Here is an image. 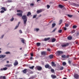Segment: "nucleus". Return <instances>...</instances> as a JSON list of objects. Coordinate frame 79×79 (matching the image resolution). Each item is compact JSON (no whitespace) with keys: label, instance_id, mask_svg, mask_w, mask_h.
Listing matches in <instances>:
<instances>
[{"label":"nucleus","instance_id":"nucleus-1","mask_svg":"<svg viewBox=\"0 0 79 79\" xmlns=\"http://www.w3.org/2000/svg\"><path fill=\"white\" fill-rule=\"evenodd\" d=\"M22 18L23 20V24L24 25L26 24V22L27 21V17L26 15H23L22 16Z\"/></svg>","mask_w":79,"mask_h":79},{"label":"nucleus","instance_id":"nucleus-2","mask_svg":"<svg viewBox=\"0 0 79 79\" xmlns=\"http://www.w3.org/2000/svg\"><path fill=\"white\" fill-rule=\"evenodd\" d=\"M69 56H71L69 55H67L66 56L64 55L61 56V57L63 58H69Z\"/></svg>","mask_w":79,"mask_h":79},{"label":"nucleus","instance_id":"nucleus-3","mask_svg":"<svg viewBox=\"0 0 79 79\" xmlns=\"http://www.w3.org/2000/svg\"><path fill=\"white\" fill-rule=\"evenodd\" d=\"M63 53V52L61 51H58L57 52V55L58 56H61V55Z\"/></svg>","mask_w":79,"mask_h":79},{"label":"nucleus","instance_id":"nucleus-4","mask_svg":"<svg viewBox=\"0 0 79 79\" xmlns=\"http://www.w3.org/2000/svg\"><path fill=\"white\" fill-rule=\"evenodd\" d=\"M36 69L38 71H42V68L40 66H37Z\"/></svg>","mask_w":79,"mask_h":79},{"label":"nucleus","instance_id":"nucleus-5","mask_svg":"<svg viewBox=\"0 0 79 79\" xmlns=\"http://www.w3.org/2000/svg\"><path fill=\"white\" fill-rule=\"evenodd\" d=\"M41 55H43L44 56H45L46 55H47V53L45 51H42L41 53Z\"/></svg>","mask_w":79,"mask_h":79},{"label":"nucleus","instance_id":"nucleus-6","mask_svg":"<svg viewBox=\"0 0 79 79\" xmlns=\"http://www.w3.org/2000/svg\"><path fill=\"white\" fill-rule=\"evenodd\" d=\"M45 68H48V69H52L51 66H50V65L48 64H46L45 65Z\"/></svg>","mask_w":79,"mask_h":79},{"label":"nucleus","instance_id":"nucleus-7","mask_svg":"<svg viewBox=\"0 0 79 79\" xmlns=\"http://www.w3.org/2000/svg\"><path fill=\"white\" fill-rule=\"evenodd\" d=\"M79 75L75 74L74 75V77L75 79H78L79 78Z\"/></svg>","mask_w":79,"mask_h":79},{"label":"nucleus","instance_id":"nucleus-8","mask_svg":"<svg viewBox=\"0 0 79 79\" xmlns=\"http://www.w3.org/2000/svg\"><path fill=\"white\" fill-rule=\"evenodd\" d=\"M69 45V44L68 43H66V44H63L62 45V47H67Z\"/></svg>","mask_w":79,"mask_h":79},{"label":"nucleus","instance_id":"nucleus-9","mask_svg":"<svg viewBox=\"0 0 79 79\" xmlns=\"http://www.w3.org/2000/svg\"><path fill=\"white\" fill-rule=\"evenodd\" d=\"M14 66H17V65L18 64V61L15 60V62L14 63Z\"/></svg>","mask_w":79,"mask_h":79},{"label":"nucleus","instance_id":"nucleus-10","mask_svg":"<svg viewBox=\"0 0 79 79\" xmlns=\"http://www.w3.org/2000/svg\"><path fill=\"white\" fill-rule=\"evenodd\" d=\"M12 66V65L11 64H7L4 65L5 67H8L9 68Z\"/></svg>","mask_w":79,"mask_h":79},{"label":"nucleus","instance_id":"nucleus-11","mask_svg":"<svg viewBox=\"0 0 79 79\" xmlns=\"http://www.w3.org/2000/svg\"><path fill=\"white\" fill-rule=\"evenodd\" d=\"M51 77L52 78V79H55L56 78V76L54 75H51Z\"/></svg>","mask_w":79,"mask_h":79},{"label":"nucleus","instance_id":"nucleus-12","mask_svg":"<svg viewBox=\"0 0 79 79\" xmlns=\"http://www.w3.org/2000/svg\"><path fill=\"white\" fill-rule=\"evenodd\" d=\"M72 5H73V6H79V4H75L74 3H73Z\"/></svg>","mask_w":79,"mask_h":79},{"label":"nucleus","instance_id":"nucleus-13","mask_svg":"<svg viewBox=\"0 0 79 79\" xmlns=\"http://www.w3.org/2000/svg\"><path fill=\"white\" fill-rule=\"evenodd\" d=\"M6 56V55H0V58H5Z\"/></svg>","mask_w":79,"mask_h":79},{"label":"nucleus","instance_id":"nucleus-14","mask_svg":"<svg viewBox=\"0 0 79 79\" xmlns=\"http://www.w3.org/2000/svg\"><path fill=\"white\" fill-rule=\"evenodd\" d=\"M23 72L24 74H26L27 73V69H25L23 70Z\"/></svg>","mask_w":79,"mask_h":79},{"label":"nucleus","instance_id":"nucleus-15","mask_svg":"<svg viewBox=\"0 0 79 79\" xmlns=\"http://www.w3.org/2000/svg\"><path fill=\"white\" fill-rule=\"evenodd\" d=\"M0 79H6V77L5 76H1L0 77Z\"/></svg>","mask_w":79,"mask_h":79},{"label":"nucleus","instance_id":"nucleus-16","mask_svg":"<svg viewBox=\"0 0 79 79\" xmlns=\"http://www.w3.org/2000/svg\"><path fill=\"white\" fill-rule=\"evenodd\" d=\"M17 15L18 16H20V17L23 16V14H22V13H18L17 14Z\"/></svg>","mask_w":79,"mask_h":79},{"label":"nucleus","instance_id":"nucleus-17","mask_svg":"<svg viewBox=\"0 0 79 79\" xmlns=\"http://www.w3.org/2000/svg\"><path fill=\"white\" fill-rule=\"evenodd\" d=\"M42 10H38L37 11V13L38 14H39L40 13H41V12H42Z\"/></svg>","mask_w":79,"mask_h":79},{"label":"nucleus","instance_id":"nucleus-18","mask_svg":"<svg viewBox=\"0 0 79 79\" xmlns=\"http://www.w3.org/2000/svg\"><path fill=\"white\" fill-rule=\"evenodd\" d=\"M59 7L60 8H63V7H64V6L60 4L59 5Z\"/></svg>","mask_w":79,"mask_h":79},{"label":"nucleus","instance_id":"nucleus-19","mask_svg":"<svg viewBox=\"0 0 79 79\" xmlns=\"http://www.w3.org/2000/svg\"><path fill=\"white\" fill-rule=\"evenodd\" d=\"M49 39H50V38H45L44 39V41H48V40H49Z\"/></svg>","mask_w":79,"mask_h":79},{"label":"nucleus","instance_id":"nucleus-20","mask_svg":"<svg viewBox=\"0 0 79 79\" xmlns=\"http://www.w3.org/2000/svg\"><path fill=\"white\" fill-rule=\"evenodd\" d=\"M52 66H56V65L55 64V63L53 62H52Z\"/></svg>","mask_w":79,"mask_h":79},{"label":"nucleus","instance_id":"nucleus-21","mask_svg":"<svg viewBox=\"0 0 79 79\" xmlns=\"http://www.w3.org/2000/svg\"><path fill=\"white\" fill-rule=\"evenodd\" d=\"M56 41V39L55 38H53L52 39V42H54Z\"/></svg>","mask_w":79,"mask_h":79},{"label":"nucleus","instance_id":"nucleus-22","mask_svg":"<svg viewBox=\"0 0 79 79\" xmlns=\"http://www.w3.org/2000/svg\"><path fill=\"white\" fill-rule=\"evenodd\" d=\"M31 15V13L30 12H28L27 14V16H29L30 15Z\"/></svg>","mask_w":79,"mask_h":79},{"label":"nucleus","instance_id":"nucleus-23","mask_svg":"<svg viewBox=\"0 0 79 79\" xmlns=\"http://www.w3.org/2000/svg\"><path fill=\"white\" fill-rule=\"evenodd\" d=\"M51 73H55V70L53 69H51Z\"/></svg>","mask_w":79,"mask_h":79},{"label":"nucleus","instance_id":"nucleus-24","mask_svg":"<svg viewBox=\"0 0 79 79\" xmlns=\"http://www.w3.org/2000/svg\"><path fill=\"white\" fill-rule=\"evenodd\" d=\"M34 66L29 67V68H30V69H34Z\"/></svg>","mask_w":79,"mask_h":79},{"label":"nucleus","instance_id":"nucleus-25","mask_svg":"<svg viewBox=\"0 0 79 79\" xmlns=\"http://www.w3.org/2000/svg\"><path fill=\"white\" fill-rule=\"evenodd\" d=\"M52 27L53 28L55 26H56V23H53L52 25Z\"/></svg>","mask_w":79,"mask_h":79},{"label":"nucleus","instance_id":"nucleus-26","mask_svg":"<svg viewBox=\"0 0 79 79\" xmlns=\"http://www.w3.org/2000/svg\"><path fill=\"white\" fill-rule=\"evenodd\" d=\"M62 22H63V20H60V21H59V25L61 24V23H62Z\"/></svg>","mask_w":79,"mask_h":79},{"label":"nucleus","instance_id":"nucleus-27","mask_svg":"<svg viewBox=\"0 0 79 79\" xmlns=\"http://www.w3.org/2000/svg\"><path fill=\"white\" fill-rule=\"evenodd\" d=\"M62 65L63 66H65L66 65V63L65 62H64L63 63Z\"/></svg>","mask_w":79,"mask_h":79},{"label":"nucleus","instance_id":"nucleus-28","mask_svg":"<svg viewBox=\"0 0 79 79\" xmlns=\"http://www.w3.org/2000/svg\"><path fill=\"white\" fill-rule=\"evenodd\" d=\"M49 57L50 59H52V58H53V55H50L49 56Z\"/></svg>","mask_w":79,"mask_h":79},{"label":"nucleus","instance_id":"nucleus-29","mask_svg":"<svg viewBox=\"0 0 79 79\" xmlns=\"http://www.w3.org/2000/svg\"><path fill=\"white\" fill-rule=\"evenodd\" d=\"M68 39H69V40H71L72 39V37L69 36V37H68Z\"/></svg>","mask_w":79,"mask_h":79},{"label":"nucleus","instance_id":"nucleus-30","mask_svg":"<svg viewBox=\"0 0 79 79\" xmlns=\"http://www.w3.org/2000/svg\"><path fill=\"white\" fill-rule=\"evenodd\" d=\"M1 10H4V11H6V9L4 7H2L1 8Z\"/></svg>","mask_w":79,"mask_h":79},{"label":"nucleus","instance_id":"nucleus-31","mask_svg":"<svg viewBox=\"0 0 79 79\" xmlns=\"http://www.w3.org/2000/svg\"><path fill=\"white\" fill-rule=\"evenodd\" d=\"M7 69L8 68L5 67L4 68H3V70H4V71H6V69Z\"/></svg>","mask_w":79,"mask_h":79},{"label":"nucleus","instance_id":"nucleus-32","mask_svg":"<svg viewBox=\"0 0 79 79\" xmlns=\"http://www.w3.org/2000/svg\"><path fill=\"white\" fill-rule=\"evenodd\" d=\"M67 15L69 18H71L73 17V15Z\"/></svg>","mask_w":79,"mask_h":79},{"label":"nucleus","instance_id":"nucleus-33","mask_svg":"<svg viewBox=\"0 0 79 79\" xmlns=\"http://www.w3.org/2000/svg\"><path fill=\"white\" fill-rule=\"evenodd\" d=\"M36 45H37V46H40V43H37L36 44Z\"/></svg>","mask_w":79,"mask_h":79},{"label":"nucleus","instance_id":"nucleus-34","mask_svg":"<svg viewBox=\"0 0 79 79\" xmlns=\"http://www.w3.org/2000/svg\"><path fill=\"white\" fill-rule=\"evenodd\" d=\"M62 32V30H60L58 31V32H59V33H61Z\"/></svg>","mask_w":79,"mask_h":79},{"label":"nucleus","instance_id":"nucleus-35","mask_svg":"<svg viewBox=\"0 0 79 79\" xmlns=\"http://www.w3.org/2000/svg\"><path fill=\"white\" fill-rule=\"evenodd\" d=\"M34 31H39V28H35L34 29Z\"/></svg>","mask_w":79,"mask_h":79},{"label":"nucleus","instance_id":"nucleus-36","mask_svg":"<svg viewBox=\"0 0 79 79\" xmlns=\"http://www.w3.org/2000/svg\"><path fill=\"white\" fill-rule=\"evenodd\" d=\"M21 42H22L23 44H24V40L23 39L21 40Z\"/></svg>","mask_w":79,"mask_h":79},{"label":"nucleus","instance_id":"nucleus-37","mask_svg":"<svg viewBox=\"0 0 79 79\" xmlns=\"http://www.w3.org/2000/svg\"><path fill=\"white\" fill-rule=\"evenodd\" d=\"M56 30V28H55L53 31H52V32H55V31Z\"/></svg>","mask_w":79,"mask_h":79},{"label":"nucleus","instance_id":"nucleus-38","mask_svg":"<svg viewBox=\"0 0 79 79\" xmlns=\"http://www.w3.org/2000/svg\"><path fill=\"white\" fill-rule=\"evenodd\" d=\"M63 69H64V67H61L60 69V70H63Z\"/></svg>","mask_w":79,"mask_h":79},{"label":"nucleus","instance_id":"nucleus-39","mask_svg":"<svg viewBox=\"0 0 79 79\" xmlns=\"http://www.w3.org/2000/svg\"><path fill=\"white\" fill-rule=\"evenodd\" d=\"M18 27H19V26H18V25H17V26H16L15 27V29H17V28H18Z\"/></svg>","mask_w":79,"mask_h":79},{"label":"nucleus","instance_id":"nucleus-40","mask_svg":"<svg viewBox=\"0 0 79 79\" xmlns=\"http://www.w3.org/2000/svg\"><path fill=\"white\" fill-rule=\"evenodd\" d=\"M77 26H76V25H74V26H73V28L74 29H75V28H76V27H77Z\"/></svg>","mask_w":79,"mask_h":79},{"label":"nucleus","instance_id":"nucleus-41","mask_svg":"<svg viewBox=\"0 0 79 79\" xmlns=\"http://www.w3.org/2000/svg\"><path fill=\"white\" fill-rule=\"evenodd\" d=\"M14 20V18H12L10 20V21H13Z\"/></svg>","mask_w":79,"mask_h":79},{"label":"nucleus","instance_id":"nucleus-42","mask_svg":"<svg viewBox=\"0 0 79 79\" xmlns=\"http://www.w3.org/2000/svg\"><path fill=\"white\" fill-rule=\"evenodd\" d=\"M68 63H69V64H71V61L69 60L68 61Z\"/></svg>","mask_w":79,"mask_h":79},{"label":"nucleus","instance_id":"nucleus-43","mask_svg":"<svg viewBox=\"0 0 79 79\" xmlns=\"http://www.w3.org/2000/svg\"><path fill=\"white\" fill-rule=\"evenodd\" d=\"M34 4L33 3H31L30 4V6H34Z\"/></svg>","mask_w":79,"mask_h":79},{"label":"nucleus","instance_id":"nucleus-44","mask_svg":"<svg viewBox=\"0 0 79 79\" xmlns=\"http://www.w3.org/2000/svg\"><path fill=\"white\" fill-rule=\"evenodd\" d=\"M36 16H37V15H33V18H35L36 17Z\"/></svg>","mask_w":79,"mask_h":79},{"label":"nucleus","instance_id":"nucleus-45","mask_svg":"<svg viewBox=\"0 0 79 79\" xmlns=\"http://www.w3.org/2000/svg\"><path fill=\"white\" fill-rule=\"evenodd\" d=\"M30 60H34V59H33L32 57H31L30 58Z\"/></svg>","mask_w":79,"mask_h":79},{"label":"nucleus","instance_id":"nucleus-46","mask_svg":"<svg viewBox=\"0 0 79 79\" xmlns=\"http://www.w3.org/2000/svg\"><path fill=\"white\" fill-rule=\"evenodd\" d=\"M65 26L66 27H68V26H69V24H65Z\"/></svg>","mask_w":79,"mask_h":79},{"label":"nucleus","instance_id":"nucleus-47","mask_svg":"<svg viewBox=\"0 0 79 79\" xmlns=\"http://www.w3.org/2000/svg\"><path fill=\"white\" fill-rule=\"evenodd\" d=\"M8 2H9V3L10 2H12V1H11V0H8Z\"/></svg>","mask_w":79,"mask_h":79},{"label":"nucleus","instance_id":"nucleus-48","mask_svg":"<svg viewBox=\"0 0 79 79\" xmlns=\"http://www.w3.org/2000/svg\"><path fill=\"white\" fill-rule=\"evenodd\" d=\"M19 32L20 33V34H22V33H23V32H22L21 30H19Z\"/></svg>","mask_w":79,"mask_h":79},{"label":"nucleus","instance_id":"nucleus-49","mask_svg":"<svg viewBox=\"0 0 79 79\" xmlns=\"http://www.w3.org/2000/svg\"><path fill=\"white\" fill-rule=\"evenodd\" d=\"M47 50L48 51V52H50V50H51L50 48H48Z\"/></svg>","mask_w":79,"mask_h":79},{"label":"nucleus","instance_id":"nucleus-50","mask_svg":"<svg viewBox=\"0 0 79 79\" xmlns=\"http://www.w3.org/2000/svg\"><path fill=\"white\" fill-rule=\"evenodd\" d=\"M74 32H75V30H73L72 31V33H74Z\"/></svg>","mask_w":79,"mask_h":79},{"label":"nucleus","instance_id":"nucleus-51","mask_svg":"<svg viewBox=\"0 0 79 79\" xmlns=\"http://www.w3.org/2000/svg\"><path fill=\"white\" fill-rule=\"evenodd\" d=\"M47 7L48 8H50V5H47Z\"/></svg>","mask_w":79,"mask_h":79},{"label":"nucleus","instance_id":"nucleus-52","mask_svg":"<svg viewBox=\"0 0 79 79\" xmlns=\"http://www.w3.org/2000/svg\"><path fill=\"white\" fill-rule=\"evenodd\" d=\"M4 11H3V10H1V13H4Z\"/></svg>","mask_w":79,"mask_h":79},{"label":"nucleus","instance_id":"nucleus-53","mask_svg":"<svg viewBox=\"0 0 79 79\" xmlns=\"http://www.w3.org/2000/svg\"><path fill=\"white\" fill-rule=\"evenodd\" d=\"M53 2H50L49 3L50 4H53Z\"/></svg>","mask_w":79,"mask_h":79},{"label":"nucleus","instance_id":"nucleus-54","mask_svg":"<svg viewBox=\"0 0 79 79\" xmlns=\"http://www.w3.org/2000/svg\"><path fill=\"white\" fill-rule=\"evenodd\" d=\"M3 37H4V35H2L1 38L2 39V38H3Z\"/></svg>","mask_w":79,"mask_h":79},{"label":"nucleus","instance_id":"nucleus-55","mask_svg":"<svg viewBox=\"0 0 79 79\" xmlns=\"http://www.w3.org/2000/svg\"><path fill=\"white\" fill-rule=\"evenodd\" d=\"M31 56H34V54H33V53H31Z\"/></svg>","mask_w":79,"mask_h":79},{"label":"nucleus","instance_id":"nucleus-56","mask_svg":"<svg viewBox=\"0 0 79 79\" xmlns=\"http://www.w3.org/2000/svg\"><path fill=\"white\" fill-rule=\"evenodd\" d=\"M6 54H9L10 53V52H6Z\"/></svg>","mask_w":79,"mask_h":79},{"label":"nucleus","instance_id":"nucleus-57","mask_svg":"<svg viewBox=\"0 0 79 79\" xmlns=\"http://www.w3.org/2000/svg\"><path fill=\"white\" fill-rule=\"evenodd\" d=\"M73 65L74 66H77V65L75 64H73Z\"/></svg>","mask_w":79,"mask_h":79},{"label":"nucleus","instance_id":"nucleus-58","mask_svg":"<svg viewBox=\"0 0 79 79\" xmlns=\"http://www.w3.org/2000/svg\"><path fill=\"white\" fill-rule=\"evenodd\" d=\"M64 31H66V30H67V28L65 27L64 28Z\"/></svg>","mask_w":79,"mask_h":79},{"label":"nucleus","instance_id":"nucleus-59","mask_svg":"<svg viewBox=\"0 0 79 79\" xmlns=\"http://www.w3.org/2000/svg\"><path fill=\"white\" fill-rule=\"evenodd\" d=\"M79 35V32H78L77 33V36H78V35Z\"/></svg>","mask_w":79,"mask_h":79},{"label":"nucleus","instance_id":"nucleus-60","mask_svg":"<svg viewBox=\"0 0 79 79\" xmlns=\"http://www.w3.org/2000/svg\"><path fill=\"white\" fill-rule=\"evenodd\" d=\"M28 79H33V77H31L30 78H29Z\"/></svg>","mask_w":79,"mask_h":79},{"label":"nucleus","instance_id":"nucleus-61","mask_svg":"<svg viewBox=\"0 0 79 79\" xmlns=\"http://www.w3.org/2000/svg\"><path fill=\"white\" fill-rule=\"evenodd\" d=\"M20 24V22H19V23H18V24L17 25H18V26H19V24Z\"/></svg>","mask_w":79,"mask_h":79},{"label":"nucleus","instance_id":"nucleus-62","mask_svg":"<svg viewBox=\"0 0 79 79\" xmlns=\"http://www.w3.org/2000/svg\"><path fill=\"white\" fill-rule=\"evenodd\" d=\"M20 11H21L20 10H17V12H20Z\"/></svg>","mask_w":79,"mask_h":79},{"label":"nucleus","instance_id":"nucleus-63","mask_svg":"<svg viewBox=\"0 0 79 79\" xmlns=\"http://www.w3.org/2000/svg\"><path fill=\"white\" fill-rule=\"evenodd\" d=\"M39 1H40V0H37V2H39Z\"/></svg>","mask_w":79,"mask_h":79},{"label":"nucleus","instance_id":"nucleus-64","mask_svg":"<svg viewBox=\"0 0 79 79\" xmlns=\"http://www.w3.org/2000/svg\"><path fill=\"white\" fill-rule=\"evenodd\" d=\"M30 74H33V72H31L30 73Z\"/></svg>","mask_w":79,"mask_h":79}]
</instances>
